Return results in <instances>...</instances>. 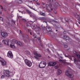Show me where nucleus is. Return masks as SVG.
<instances>
[{
	"label": "nucleus",
	"mask_w": 80,
	"mask_h": 80,
	"mask_svg": "<svg viewBox=\"0 0 80 80\" xmlns=\"http://www.w3.org/2000/svg\"><path fill=\"white\" fill-rule=\"evenodd\" d=\"M46 30L48 32H49L50 33V32L52 31V29L49 26L47 27L46 28Z\"/></svg>",
	"instance_id": "nucleus-13"
},
{
	"label": "nucleus",
	"mask_w": 80,
	"mask_h": 80,
	"mask_svg": "<svg viewBox=\"0 0 80 80\" xmlns=\"http://www.w3.org/2000/svg\"><path fill=\"white\" fill-rule=\"evenodd\" d=\"M24 42H25V43H26V42H27V40H24Z\"/></svg>",
	"instance_id": "nucleus-46"
},
{
	"label": "nucleus",
	"mask_w": 80,
	"mask_h": 80,
	"mask_svg": "<svg viewBox=\"0 0 80 80\" xmlns=\"http://www.w3.org/2000/svg\"><path fill=\"white\" fill-rule=\"evenodd\" d=\"M59 62H60L61 63H65V62H64V61H63L62 60H59Z\"/></svg>",
	"instance_id": "nucleus-26"
},
{
	"label": "nucleus",
	"mask_w": 80,
	"mask_h": 80,
	"mask_svg": "<svg viewBox=\"0 0 80 80\" xmlns=\"http://www.w3.org/2000/svg\"><path fill=\"white\" fill-rule=\"evenodd\" d=\"M26 53L27 54H28V55H30V52L28 51H26Z\"/></svg>",
	"instance_id": "nucleus-27"
},
{
	"label": "nucleus",
	"mask_w": 80,
	"mask_h": 80,
	"mask_svg": "<svg viewBox=\"0 0 80 80\" xmlns=\"http://www.w3.org/2000/svg\"><path fill=\"white\" fill-rule=\"evenodd\" d=\"M40 44L41 45V46L42 47H43V44L41 43V41H40Z\"/></svg>",
	"instance_id": "nucleus-31"
},
{
	"label": "nucleus",
	"mask_w": 80,
	"mask_h": 80,
	"mask_svg": "<svg viewBox=\"0 0 80 80\" xmlns=\"http://www.w3.org/2000/svg\"><path fill=\"white\" fill-rule=\"evenodd\" d=\"M21 0H16V3L20 4V3H22V1Z\"/></svg>",
	"instance_id": "nucleus-19"
},
{
	"label": "nucleus",
	"mask_w": 80,
	"mask_h": 80,
	"mask_svg": "<svg viewBox=\"0 0 80 80\" xmlns=\"http://www.w3.org/2000/svg\"><path fill=\"white\" fill-rule=\"evenodd\" d=\"M38 40H40V38H38Z\"/></svg>",
	"instance_id": "nucleus-49"
},
{
	"label": "nucleus",
	"mask_w": 80,
	"mask_h": 80,
	"mask_svg": "<svg viewBox=\"0 0 80 80\" xmlns=\"http://www.w3.org/2000/svg\"><path fill=\"white\" fill-rule=\"evenodd\" d=\"M30 17H32L33 19H35V18H36V16L34 14H33V13H32L30 14Z\"/></svg>",
	"instance_id": "nucleus-17"
},
{
	"label": "nucleus",
	"mask_w": 80,
	"mask_h": 80,
	"mask_svg": "<svg viewBox=\"0 0 80 80\" xmlns=\"http://www.w3.org/2000/svg\"><path fill=\"white\" fill-rule=\"evenodd\" d=\"M62 70L60 69H58L57 72V75H60L62 74Z\"/></svg>",
	"instance_id": "nucleus-18"
},
{
	"label": "nucleus",
	"mask_w": 80,
	"mask_h": 80,
	"mask_svg": "<svg viewBox=\"0 0 80 80\" xmlns=\"http://www.w3.org/2000/svg\"><path fill=\"white\" fill-rule=\"evenodd\" d=\"M42 3L43 5H45V3L42 2Z\"/></svg>",
	"instance_id": "nucleus-53"
},
{
	"label": "nucleus",
	"mask_w": 80,
	"mask_h": 80,
	"mask_svg": "<svg viewBox=\"0 0 80 80\" xmlns=\"http://www.w3.org/2000/svg\"><path fill=\"white\" fill-rule=\"evenodd\" d=\"M45 22V23H47V22Z\"/></svg>",
	"instance_id": "nucleus-63"
},
{
	"label": "nucleus",
	"mask_w": 80,
	"mask_h": 80,
	"mask_svg": "<svg viewBox=\"0 0 80 80\" xmlns=\"http://www.w3.org/2000/svg\"><path fill=\"white\" fill-rule=\"evenodd\" d=\"M47 65V63L44 61H42L39 65V67L40 68H44L45 66Z\"/></svg>",
	"instance_id": "nucleus-2"
},
{
	"label": "nucleus",
	"mask_w": 80,
	"mask_h": 80,
	"mask_svg": "<svg viewBox=\"0 0 80 80\" xmlns=\"http://www.w3.org/2000/svg\"><path fill=\"white\" fill-rule=\"evenodd\" d=\"M34 39L35 38V40H37V37L35 35H34Z\"/></svg>",
	"instance_id": "nucleus-40"
},
{
	"label": "nucleus",
	"mask_w": 80,
	"mask_h": 80,
	"mask_svg": "<svg viewBox=\"0 0 80 80\" xmlns=\"http://www.w3.org/2000/svg\"><path fill=\"white\" fill-rule=\"evenodd\" d=\"M8 33L5 32H3L1 33V36L3 38H6L8 36Z\"/></svg>",
	"instance_id": "nucleus-6"
},
{
	"label": "nucleus",
	"mask_w": 80,
	"mask_h": 80,
	"mask_svg": "<svg viewBox=\"0 0 80 80\" xmlns=\"http://www.w3.org/2000/svg\"><path fill=\"white\" fill-rule=\"evenodd\" d=\"M26 11L28 13H29V14H31V13H32V12L30 11H29L27 9L26 10Z\"/></svg>",
	"instance_id": "nucleus-24"
},
{
	"label": "nucleus",
	"mask_w": 80,
	"mask_h": 80,
	"mask_svg": "<svg viewBox=\"0 0 80 80\" xmlns=\"http://www.w3.org/2000/svg\"><path fill=\"white\" fill-rule=\"evenodd\" d=\"M62 57H61L59 59H62Z\"/></svg>",
	"instance_id": "nucleus-56"
},
{
	"label": "nucleus",
	"mask_w": 80,
	"mask_h": 80,
	"mask_svg": "<svg viewBox=\"0 0 80 80\" xmlns=\"http://www.w3.org/2000/svg\"><path fill=\"white\" fill-rule=\"evenodd\" d=\"M74 62H77V64H76L77 67L78 68H80V61L79 60H77L74 59Z\"/></svg>",
	"instance_id": "nucleus-5"
},
{
	"label": "nucleus",
	"mask_w": 80,
	"mask_h": 80,
	"mask_svg": "<svg viewBox=\"0 0 80 80\" xmlns=\"http://www.w3.org/2000/svg\"><path fill=\"white\" fill-rule=\"evenodd\" d=\"M47 9L48 10V12L49 13H51L52 10H53V8H52V6L51 4H49V5L47 4H46Z\"/></svg>",
	"instance_id": "nucleus-1"
},
{
	"label": "nucleus",
	"mask_w": 80,
	"mask_h": 80,
	"mask_svg": "<svg viewBox=\"0 0 80 80\" xmlns=\"http://www.w3.org/2000/svg\"><path fill=\"white\" fill-rule=\"evenodd\" d=\"M34 54L35 55H36V56H37V57H42V56L40 54L37 53V52H34Z\"/></svg>",
	"instance_id": "nucleus-16"
},
{
	"label": "nucleus",
	"mask_w": 80,
	"mask_h": 80,
	"mask_svg": "<svg viewBox=\"0 0 80 80\" xmlns=\"http://www.w3.org/2000/svg\"><path fill=\"white\" fill-rule=\"evenodd\" d=\"M79 7H80V5L79 4H76L75 6L76 8H78Z\"/></svg>",
	"instance_id": "nucleus-25"
},
{
	"label": "nucleus",
	"mask_w": 80,
	"mask_h": 80,
	"mask_svg": "<svg viewBox=\"0 0 80 80\" xmlns=\"http://www.w3.org/2000/svg\"><path fill=\"white\" fill-rule=\"evenodd\" d=\"M65 74L66 75H67L68 77L69 78H72L73 77V76H72V74L70 73L68 70H66L65 72Z\"/></svg>",
	"instance_id": "nucleus-3"
},
{
	"label": "nucleus",
	"mask_w": 80,
	"mask_h": 80,
	"mask_svg": "<svg viewBox=\"0 0 80 80\" xmlns=\"http://www.w3.org/2000/svg\"><path fill=\"white\" fill-rule=\"evenodd\" d=\"M56 32H58V30H56Z\"/></svg>",
	"instance_id": "nucleus-64"
},
{
	"label": "nucleus",
	"mask_w": 80,
	"mask_h": 80,
	"mask_svg": "<svg viewBox=\"0 0 80 80\" xmlns=\"http://www.w3.org/2000/svg\"><path fill=\"white\" fill-rule=\"evenodd\" d=\"M29 8H31V9H32V10H34L35 11H37V10H35L34 8H33V7H31V6H29Z\"/></svg>",
	"instance_id": "nucleus-23"
},
{
	"label": "nucleus",
	"mask_w": 80,
	"mask_h": 80,
	"mask_svg": "<svg viewBox=\"0 0 80 80\" xmlns=\"http://www.w3.org/2000/svg\"><path fill=\"white\" fill-rule=\"evenodd\" d=\"M30 35H32V34L31 32H30Z\"/></svg>",
	"instance_id": "nucleus-54"
},
{
	"label": "nucleus",
	"mask_w": 80,
	"mask_h": 80,
	"mask_svg": "<svg viewBox=\"0 0 80 80\" xmlns=\"http://www.w3.org/2000/svg\"><path fill=\"white\" fill-rule=\"evenodd\" d=\"M63 33H64V34H66V32L65 31H64L63 32Z\"/></svg>",
	"instance_id": "nucleus-51"
},
{
	"label": "nucleus",
	"mask_w": 80,
	"mask_h": 80,
	"mask_svg": "<svg viewBox=\"0 0 80 80\" xmlns=\"http://www.w3.org/2000/svg\"><path fill=\"white\" fill-rule=\"evenodd\" d=\"M22 21L23 22H26V20H25V19H22Z\"/></svg>",
	"instance_id": "nucleus-42"
},
{
	"label": "nucleus",
	"mask_w": 80,
	"mask_h": 80,
	"mask_svg": "<svg viewBox=\"0 0 80 80\" xmlns=\"http://www.w3.org/2000/svg\"><path fill=\"white\" fill-rule=\"evenodd\" d=\"M5 78V76L2 75V76L1 77V78Z\"/></svg>",
	"instance_id": "nucleus-36"
},
{
	"label": "nucleus",
	"mask_w": 80,
	"mask_h": 80,
	"mask_svg": "<svg viewBox=\"0 0 80 80\" xmlns=\"http://www.w3.org/2000/svg\"><path fill=\"white\" fill-rule=\"evenodd\" d=\"M5 76H6L7 77H10V71L8 70H6L5 71Z\"/></svg>",
	"instance_id": "nucleus-8"
},
{
	"label": "nucleus",
	"mask_w": 80,
	"mask_h": 80,
	"mask_svg": "<svg viewBox=\"0 0 80 80\" xmlns=\"http://www.w3.org/2000/svg\"><path fill=\"white\" fill-rule=\"evenodd\" d=\"M7 56L9 58H13V54H12V52L11 51H9L8 53H7Z\"/></svg>",
	"instance_id": "nucleus-4"
},
{
	"label": "nucleus",
	"mask_w": 80,
	"mask_h": 80,
	"mask_svg": "<svg viewBox=\"0 0 80 80\" xmlns=\"http://www.w3.org/2000/svg\"><path fill=\"white\" fill-rule=\"evenodd\" d=\"M4 3H6V1H4Z\"/></svg>",
	"instance_id": "nucleus-58"
},
{
	"label": "nucleus",
	"mask_w": 80,
	"mask_h": 80,
	"mask_svg": "<svg viewBox=\"0 0 80 80\" xmlns=\"http://www.w3.org/2000/svg\"><path fill=\"white\" fill-rule=\"evenodd\" d=\"M54 80H57V79H54Z\"/></svg>",
	"instance_id": "nucleus-62"
},
{
	"label": "nucleus",
	"mask_w": 80,
	"mask_h": 80,
	"mask_svg": "<svg viewBox=\"0 0 80 80\" xmlns=\"http://www.w3.org/2000/svg\"><path fill=\"white\" fill-rule=\"evenodd\" d=\"M65 21L66 22H69V20H68V19L67 18L65 19Z\"/></svg>",
	"instance_id": "nucleus-28"
},
{
	"label": "nucleus",
	"mask_w": 80,
	"mask_h": 80,
	"mask_svg": "<svg viewBox=\"0 0 80 80\" xmlns=\"http://www.w3.org/2000/svg\"><path fill=\"white\" fill-rule=\"evenodd\" d=\"M51 22H55V23H57V21L54 20H51Z\"/></svg>",
	"instance_id": "nucleus-32"
},
{
	"label": "nucleus",
	"mask_w": 80,
	"mask_h": 80,
	"mask_svg": "<svg viewBox=\"0 0 80 80\" xmlns=\"http://www.w3.org/2000/svg\"><path fill=\"white\" fill-rule=\"evenodd\" d=\"M79 20L80 21L78 22L79 24H80V18H79Z\"/></svg>",
	"instance_id": "nucleus-44"
},
{
	"label": "nucleus",
	"mask_w": 80,
	"mask_h": 80,
	"mask_svg": "<svg viewBox=\"0 0 80 80\" xmlns=\"http://www.w3.org/2000/svg\"><path fill=\"white\" fill-rule=\"evenodd\" d=\"M40 14L41 15H42V16H45V13H43L42 12H40Z\"/></svg>",
	"instance_id": "nucleus-22"
},
{
	"label": "nucleus",
	"mask_w": 80,
	"mask_h": 80,
	"mask_svg": "<svg viewBox=\"0 0 80 80\" xmlns=\"http://www.w3.org/2000/svg\"><path fill=\"white\" fill-rule=\"evenodd\" d=\"M0 7L1 8V9H3V7H2V6H0Z\"/></svg>",
	"instance_id": "nucleus-50"
},
{
	"label": "nucleus",
	"mask_w": 80,
	"mask_h": 80,
	"mask_svg": "<svg viewBox=\"0 0 80 80\" xmlns=\"http://www.w3.org/2000/svg\"><path fill=\"white\" fill-rule=\"evenodd\" d=\"M10 41H8V40H4L2 41V43L5 45H7L8 46V45H9V42H10Z\"/></svg>",
	"instance_id": "nucleus-9"
},
{
	"label": "nucleus",
	"mask_w": 80,
	"mask_h": 80,
	"mask_svg": "<svg viewBox=\"0 0 80 80\" xmlns=\"http://www.w3.org/2000/svg\"><path fill=\"white\" fill-rule=\"evenodd\" d=\"M35 2H38V0H34Z\"/></svg>",
	"instance_id": "nucleus-48"
},
{
	"label": "nucleus",
	"mask_w": 80,
	"mask_h": 80,
	"mask_svg": "<svg viewBox=\"0 0 80 80\" xmlns=\"http://www.w3.org/2000/svg\"><path fill=\"white\" fill-rule=\"evenodd\" d=\"M51 16H52V17H53V18H54V16H53L52 15Z\"/></svg>",
	"instance_id": "nucleus-59"
},
{
	"label": "nucleus",
	"mask_w": 80,
	"mask_h": 80,
	"mask_svg": "<svg viewBox=\"0 0 80 80\" xmlns=\"http://www.w3.org/2000/svg\"><path fill=\"white\" fill-rule=\"evenodd\" d=\"M73 53L76 54V56L78 57V59H80V55L79 54L77 53V52L75 51H73Z\"/></svg>",
	"instance_id": "nucleus-15"
},
{
	"label": "nucleus",
	"mask_w": 80,
	"mask_h": 80,
	"mask_svg": "<svg viewBox=\"0 0 80 80\" xmlns=\"http://www.w3.org/2000/svg\"><path fill=\"white\" fill-rule=\"evenodd\" d=\"M32 63L31 62V61H30V62L28 63V64H27V65L28 66V67H30L31 66H32Z\"/></svg>",
	"instance_id": "nucleus-21"
},
{
	"label": "nucleus",
	"mask_w": 80,
	"mask_h": 80,
	"mask_svg": "<svg viewBox=\"0 0 80 80\" xmlns=\"http://www.w3.org/2000/svg\"><path fill=\"white\" fill-rule=\"evenodd\" d=\"M0 20H1V21H2V22H3V18L1 17L0 18Z\"/></svg>",
	"instance_id": "nucleus-35"
},
{
	"label": "nucleus",
	"mask_w": 80,
	"mask_h": 80,
	"mask_svg": "<svg viewBox=\"0 0 80 80\" xmlns=\"http://www.w3.org/2000/svg\"><path fill=\"white\" fill-rule=\"evenodd\" d=\"M64 48H68V46H67V45H64Z\"/></svg>",
	"instance_id": "nucleus-38"
},
{
	"label": "nucleus",
	"mask_w": 80,
	"mask_h": 80,
	"mask_svg": "<svg viewBox=\"0 0 80 80\" xmlns=\"http://www.w3.org/2000/svg\"><path fill=\"white\" fill-rule=\"evenodd\" d=\"M2 46V44H1V43H0V47H1Z\"/></svg>",
	"instance_id": "nucleus-47"
},
{
	"label": "nucleus",
	"mask_w": 80,
	"mask_h": 80,
	"mask_svg": "<svg viewBox=\"0 0 80 80\" xmlns=\"http://www.w3.org/2000/svg\"><path fill=\"white\" fill-rule=\"evenodd\" d=\"M16 43L19 45V46H23V43H22L18 41H15Z\"/></svg>",
	"instance_id": "nucleus-14"
},
{
	"label": "nucleus",
	"mask_w": 80,
	"mask_h": 80,
	"mask_svg": "<svg viewBox=\"0 0 80 80\" xmlns=\"http://www.w3.org/2000/svg\"><path fill=\"white\" fill-rule=\"evenodd\" d=\"M13 23H15V21H13Z\"/></svg>",
	"instance_id": "nucleus-61"
},
{
	"label": "nucleus",
	"mask_w": 80,
	"mask_h": 80,
	"mask_svg": "<svg viewBox=\"0 0 80 80\" xmlns=\"http://www.w3.org/2000/svg\"><path fill=\"white\" fill-rule=\"evenodd\" d=\"M34 58H36V59H37V60H38V58L37 56H34Z\"/></svg>",
	"instance_id": "nucleus-39"
},
{
	"label": "nucleus",
	"mask_w": 80,
	"mask_h": 80,
	"mask_svg": "<svg viewBox=\"0 0 80 80\" xmlns=\"http://www.w3.org/2000/svg\"><path fill=\"white\" fill-rule=\"evenodd\" d=\"M44 8V7L42 6V8Z\"/></svg>",
	"instance_id": "nucleus-60"
},
{
	"label": "nucleus",
	"mask_w": 80,
	"mask_h": 80,
	"mask_svg": "<svg viewBox=\"0 0 80 80\" xmlns=\"http://www.w3.org/2000/svg\"><path fill=\"white\" fill-rule=\"evenodd\" d=\"M32 26L33 27H35V28H36V27H37V25H36V24H34L32 25Z\"/></svg>",
	"instance_id": "nucleus-37"
},
{
	"label": "nucleus",
	"mask_w": 80,
	"mask_h": 80,
	"mask_svg": "<svg viewBox=\"0 0 80 80\" xmlns=\"http://www.w3.org/2000/svg\"><path fill=\"white\" fill-rule=\"evenodd\" d=\"M48 65L49 66H54L56 65V63L52 62H50L48 63Z\"/></svg>",
	"instance_id": "nucleus-12"
},
{
	"label": "nucleus",
	"mask_w": 80,
	"mask_h": 80,
	"mask_svg": "<svg viewBox=\"0 0 80 80\" xmlns=\"http://www.w3.org/2000/svg\"><path fill=\"white\" fill-rule=\"evenodd\" d=\"M0 61L1 62L2 65L4 66L5 65H6V64H7V62L6 61L4 60V59H3V58H0Z\"/></svg>",
	"instance_id": "nucleus-7"
},
{
	"label": "nucleus",
	"mask_w": 80,
	"mask_h": 80,
	"mask_svg": "<svg viewBox=\"0 0 80 80\" xmlns=\"http://www.w3.org/2000/svg\"><path fill=\"white\" fill-rule=\"evenodd\" d=\"M34 22L32 21L28 22L26 24L27 27H30V25L33 23Z\"/></svg>",
	"instance_id": "nucleus-11"
},
{
	"label": "nucleus",
	"mask_w": 80,
	"mask_h": 80,
	"mask_svg": "<svg viewBox=\"0 0 80 80\" xmlns=\"http://www.w3.org/2000/svg\"><path fill=\"white\" fill-rule=\"evenodd\" d=\"M47 51L48 52H50V51L49 50V49H47Z\"/></svg>",
	"instance_id": "nucleus-45"
},
{
	"label": "nucleus",
	"mask_w": 80,
	"mask_h": 80,
	"mask_svg": "<svg viewBox=\"0 0 80 80\" xmlns=\"http://www.w3.org/2000/svg\"><path fill=\"white\" fill-rule=\"evenodd\" d=\"M54 13L55 14H56V13H57V11H54Z\"/></svg>",
	"instance_id": "nucleus-43"
},
{
	"label": "nucleus",
	"mask_w": 80,
	"mask_h": 80,
	"mask_svg": "<svg viewBox=\"0 0 80 80\" xmlns=\"http://www.w3.org/2000/svg\"><path fill=\"white\" fill-rule=\"evenodd\" d=\"M69 39H70V38H69V37L67 36L66 40H69Z\"/></svg>",
	"instance_id": "nucleus-30"
},
{
	"label": "nucleus",
	"mask_w": 80,
	"mask_h": 80,
	"mask_svg": "<svg viewBox=\"0 0 80 80\" xmlns=\"http://www.w3.org/2000/svg\"><path fill=\"white\" fill-rule=\"evenodd\" d=\"M48 1H49L50 2H53V0H48Z\"/></svg>",
	"instance_id": "nucleus-41"
},
{
	"label": "nucleus",
	"mask_w": 80,
	"mask_h": 80,
	"mask_svg": "<svg viewBox=\"0 0 80 80\" xmlns=\"http://www.w3.org/2000/svg\"><path fill=\"white\" fill-rule=\"evenodd\" d=\"M28 32H29V31H30V30L29 29H28Z\"/></svg>",
	"instance_id": "nucleus-55"
},
{
	"label": "nucleus",
	"mask_w": 80,
	"mask_h": 80,
	"mask_svg": "<svg viewBox=\"0 0 80 80\" xmlns=\"http://www.w3.org/2000/svg\"><path fill=\"white\" fill-rule=\"evenodd\" d=\"M36 3H37V5H39L40 4V3H38V2H37Z\"/></svg>",
	"instance_id": "nucleus-52"
},
{
	"label": "nucleus",
	"mask_w": 80,
	"mask_h": 80,
	"mask_svg": "<svg viewBox=\"0 0 80 80\" xmlns=\"http://www.w3.org/2000/svg\"><path fill=\"white\" fill-rule=\"evenodd\" d=\"M49 15H50V16H52V15L51 14H49Z\"/></svg>",
	"instance_id": "nucleus-57"
},
{
	"label": "nucleus",
	"mask_w": 80,
	"mask_h": 80,
	"mask_svg": "<svg viewBox=\"0 0 80 80\" xmlns=\"http://www.w3.org/2000/svg\"><path fill=\"white\" fill-rule=\"evenodd\" d=\"M8 46L9 47H11V48H15V47L14 45V43L13 42H12L11 41H10L9 42V45H8Z\"/></svg>",
	"instance_id": "nucleus-10"
},
{
	"label": "nucleus",
	"mask_w": 80,
	"mask_h": 80,
	"mask_svg": "<svg viewBox=\"0 0 80 80\" xmlns=\"http://www.w3.org/2000/svg\"><path fill=\"white\" fill-rule=\"evenodd\" d=\"M34 2V0H29V2H32H32Z\"/></svg>",
	"instance_id": "nucleus-29"
},
{
	"label": "nucleus",
	"mask_w": 80,
	"mask_h": 80,
	"mask_svg": "<svg viewBox=\"0 0 80 80\" xmlns=\"http://www.w3.org/2000/svg\"><path fill=\"white\" fill-rule=\"evenodd\" d=\"M76 17H77V18H78V17H80V15H79V14H78V13H77L76 15Z\"/></svg>",
	"instance_id": "nucleus-33"
},
{
	"label": "nucleus",
	"mask_w": 80,
	"mask_h": 80,
	"mask_svg": "<svg viewBox=\"0 0 80 80\" xmlns=\"http://www.w3.org/2000/svg\"><path fill=\"white\" fill-rule=\"evenodd\" d=\"M67 36H64L63 38H64V39H66V38H67Z\"/></svg>",
	"instance_id": "nucleus-34"
},
{
	"label": "nucleus",
	"mask_w": 80,
	"mask_h": 80,
	"mask_svg": "<svg viewBox=\"0 0 80 80\" xmlns=\"http://www.w3.org/2000/svg\"><path fill=\"white\" fill-rule=\"evenodd\" d=\"M24 61L26 65H27L28 63L29 62H31L29 60L27 59H25Z\"/></svg>",
	"instance_id": "nucleus-20"
}]
</instances>
